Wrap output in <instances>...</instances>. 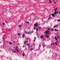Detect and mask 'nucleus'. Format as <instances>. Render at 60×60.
<instances>
[{
	"instance_id": "nucleus-1",
	"label": "nucleus",
	"mask_w": 60,
	"mask_h": 60,
	"mask_svg": "<svg viewBox=\"0 0 60 60\" xmlns=\"http://www.w3.org/2000/svg\"><path fill=\"white\" fill-rule=\"evenodd\" d=\"M45 33H46V34H50L49 31L48 30H46L45 32Z\"/></svg>"
},
{
	"instance_id": "nucleus-2",
	"label": "nucleus",
	"mask_w": 60,
	"mask_h": 60,
	"mask_svg": "<svg viewBox=\"0 0 60 60\" xmlns=\"http://www.w3.org/2000/svg\"><path fill=\"white\" fill-rule=\"evenodd\" d=\"M38 25L37 24L35 23L34 24V26H36L37 27H38Z\"/></svg>"
},
{
	"instance_id": "nucleus-3",
	"label": "nucleus",
	"mask_w": 60,
	"mask_h": 60,
	"mask_svg": "<svg viewBox=\"0 0 60 60\" xmlns=\"http://www.w3.org/2000/svg\"><path fill=\"white\" fill-rule=\"evenodd\" d=\"M45 36V37H47V38H49V36L47 35H46Z\"/></svg>"
},
{
	"instance_id": "nucleus-4",
	"label": "nucleus",
	"mask_w": 60,
	"mask_h": 60,
	"mask_svg": "<svg viewBox=\"0 0 60 60\" xmlns=\"http://www.w3.org/2000/svg\"><path fill=\"white\" fill-rule=\"evenodd\" d=\"M51 15H52V17H55V15L54 14H51Z\"/></svg>"
},
{
	"instance_id": "nucleus-5",
	"label": "nucleus",
	"mask_w": 60,
	"mask_h": 60,
	"mask_svg": "<svg viewBox=\"0 0 60 60\" xmlns=\"http://www.w3.org/2000/svg\"><path fill=\"white\" fill-rule=\"evenodd\" d=\"M44 36H42L40 37V38H42V39H44Z\"/></svg>"
},
{
	"instance_id": "nucleus-6",
	"label": "nucleus",
	"mask_w": 60,
	"mask_h": 60,
	"mask_svg": "<svg viewBox=\"0 0 60 60\" xmlns=\"http://www.w3.org/2000/svg\"><path fill=\"white\" fill-rule=\"evenodd\" d=\"M25 33L26 34H30V32H29L28 33H27V32H26V31H25Z\"/></svg>"
},
{
	"instance_id": "nucleus-7",
	"label": "nucleus",
	"mask_w": 60,
	"mask_h": 60,
	"mask_svg": "<svg viewBox=\"0 0 60 60\" xmlns=\"http://www.w3.org/2000/svg\"><path fill=\"white\" fill-rule=\"evenodd\" d=\"M54 15H57V13H56V11H55L54 12Z\"/></svg>"
},
{
	"instance_id": "nucleus-8",
	"label": "nucleus",
	"mask_w": 60,
	"mask_h": 60,
	"mask_svg": "<svg viewBox=\"0 0 60 60\" xmlns=\"http://www.w3.org/2000/svg\"><path fill=\"white\" fill-rule=\"evenodd\" d=\"M58 26L57 25H55L53 26V27L54 28H55V27H57Z\"/></svg>"
},
{
	"instance_id": "nucleus-9",
	"label": "nucleus",
	"mask_w": 60,
	"mask_h": 60,
	"mask_svg": "<svg viewBox=\"0 0 60 60\" xmlns=\"http://www.w3.org/2000/svg\"><path fill=\"white\" fill-rule=\"evenodd\" d=\"M57 10V8H56L54 9L55 11H56Z\"/></svg>"
},
{
	"instance_id": "nucleus-10",
	"label": "nucleus",
	"mask_w": 60,
	"mask_h": 60,
	"mask_svg": "<svg viewBox=\"0 0 60 60\" xmlns=\"http://www.w3.org/2000/svg\"><path fill=\"white\" fill-rule=\"evenodd\" d=\"M54 38L55 39V40H56V41L57 40V38H56V36Z\"/></svg>"
},
{
	"instance_id": "nucleus-11",
	"label": "nucleus",
	"mask_w": 60,
	"mask_h": 60,
	"mask_svg": "<svg viewBox=\"0 0 60 60\" xmlns=\"http://www.w3.org/2000/svg\"><path fill=\"white\" fill-rule=\"evenodd\" d=\"M25 37V34H23L22 35V38H24Z\"/></svg>"
},
{
	"instance_id": "nucleus-12",
	"label": "nucleus",
	"mask_w": 60,
	"mask_h": 60,
	"mask_svg": "<svg viewBox=\"0 0 60 60\" xmlns=\"http://www.w3.org/2000/svg\"><path fill=\"white\" fill-rule=\"evenodd\" d=\"M27 42V41H26L25 42H24V43L25 44H26V42Z\"/></svg>"
},
{
	"instance_id": "nucleus-13",
	"label": "nucleus",
	"mask_w": 60,
	"mask_h": 60,
	"mask_svg": "<svg viewBox=\"0 0 60 60\" xmlns=\"http://www.w3.org/2000/svg\"><path fill=\"white\" fill-rule=\"evenodd\" d=\"M52 18H51V17H49V18H48V20H49V19H51Z\"/></svg>"
},
{
	"instance_id": "nucleus-14",
	"label": "nucleus",
	"mask_w": 60,
	"mask_h": 60,
	"mask_svg": "<svg viewBox=\"0 0 60 60\" xmlns=\"http://www.w3.org/2000/svg\"><path fill=\"white\" fill-rule=\"evenodd\" d=\"M25 22L26 23H27V24H29V23L28 22L26 21Z\"/></svg>"
},
{
	"instance_id": "nucleus-15",
	"label": "nucleus",
	"mask_w": 60,
	"mask_h": 60,
	"mask_svg": "<svg viewBox=\"0 0 60 60\" xmlns=\"http://www.w3.org/2000/svg\"><path fill=\"white\" fill-rule=\"evenodd\" d=\"M12 53H15V52H16V51H12Z\"/></svg>"
},
{
	"instance_id": "nucleus-16",
	"label": "nucleus",
	"mask_w": 60,
	"mask_h": 60,
	"mask_svg": "<svg viewBox=\"0 0 60 60\" xmlns=\"http://www.w3.org/2000/svg\"><path fill=\"white\" fill-rule=\"evenodd\" d=\"M21 25H20L19 26V27H21Z\"/></svg>"
},
{
	"instance_id": "nucleus-17",
	"label": "nucleus",
	"mask_w": 60,
	"mask_h": 60,
	"mask_svg": "<svg viewBox=\"0 0 60 60\" xmlns=\"http://www.w3.org/2000/svg\"><path fill=\"white\" fill-rule=\"evenodd\" d=\"M54 30L55 31H58V30H57V29H54Z\"/></svg>"
},
{
	"instance_id": "nucleus-18",
	"label": "nucleus",
	"mask_w": 60,
	"mask_h": 60,
	"mask_svg": "<svg viewBox=\"0 0 60 60\" xmlns=\"http://www.w3.org/2000/svg\"><path fill=\"white\" fill-rule=\"evenodd\" d=\"M9 44L10 45H11V44H12V43L11 42H10L9 43Z\"/></svg>"
},
{
	"instance_id": "nucleus-19",
	"label": "nucleus",
	"mask_w": 60,
	"mask_h": 60,
	"mask_svg": "<svg viewBox=\"0 0 60 60\" xmlns=\"http://www.w3.org/2000/svg\"><path fill=\"white\" fill-rule=\"evenodd\" d=\"M16 50L18 52H19V50H18V49H16Z\"/></svg>"
},
{
	"instance_id": "nucleus-20",
	"label": "nucleus",
	"mask_w": 60,
	"mask_h": 60,
	"mask_svg": "<svg viewBox=\"0 0 60 60\" xmlns=\"http://www.w3.org/2000/svg\"><path fill=\"white\" fill-rule=\"evenodd\" d=\"M51 3V1L50 0H49V3Z\"/></svg>"
},
{
	"instance_id": "nucleus-21",
	"label": "nucleus",
	"mask_w": 60,
	"mask_h": 60,
	"mask_svg": "<svg viewBox=\"0 0 60 60\" xmlns=\"http://www.w3.org/2000/svg\"><path fill=\"white\" fill-rule=\"evenodd\" d=\"M38 30H40L41 28H40V27H39L38 28Z\"/></svg>"
},
{
	"instance_id": "nucleus-22",
	"label": "nucleus",
	"mask_w": 60,
	"mask_h": 60,
	"mask_svg": "<svg viewBox=\"0 0 60 60\" xmlns=\"http://www.w3.org/2000/svg\"><path fill=\"white\" fill-rule=\"evenodd\" d=\"M51 31H54V30H53V29H52L51 30Z\"/></svg>"
},
{
	"instance_id": "nucleus-23",
	"label": "nucleus",
	"mask_w": 60,
	"mask_h": 60,
	"mask_svg": "<svg viewBox=\"0 0 60 60\" xmlns=\"http://www.w3.org/2000/svg\"><path fill=\"white\" fill-rule=\"evenodd\" d=\"M42 45V46H43L44 47H45V45Z\"/></svg>"
},
{
	"instance_id": "nucleus-24",
	"label": "nucleus",
	"mask_w": 60,
	"mask_h": 60,
	"mask_svg": "<svg viewBox=\"0 0 60 60\" xmlns=\"http://www.w3.org/2000/svg\"><path fill=\"white\" fill-rule=\"evenodd\" d=\"M3 46H4V45H5V43H4V42H3Z\"/></svg>"
},
{
	"instance_id": "nucleus-25",
	"label": "nucleus",
	"mask_w": 60,
	"mask_h": 60,
	"mask_svg": "<svg viewBox=\"0 0 60 60\" xmlns=\"http://www.w3.org/2000/svg\"><path fill=\"white\" fill-rule=\"evenodd\" d=\"M57 21L59 22H60V20H58Z\"/></svg>"
},
{
	"instance_id": "nucleus-26",
	"label": "nucleus",
	"mask_w": 60,
	"mask_h": 60,
	"mask_svg": "<svg viewBox=\"0 0 60 60\" xmlns=\"http://www.w3.org/2000/svg\"><path fill=\"white\" fill-rule=\"evenodd\" d=\"M34 30H35V29H36V28H35V27H34Z\"/></svg>"
},
{
	"instance_id": "nucleus-27",
	"label": "nucleus",
	"mask_w": 60,
	"mask_h": 60,
	"mask_svg": "<svg viewBox=\"0 0 60 60\" xmlns=\"http://www.w3.org/2000/svg\"><path fill=\"white\" fill-rule=\"evenodd\" d=\"M18 35H20V33H18Z\"/></svg>"
},
{
	"instance_id": "nucleus-28",
	"label": "nucleus",
	"mask_w": 60,
	"mask_h": 60,
	"mask_svg": "<svg viewBox=\"0 0 60 60\" xmlns=\"http://www.w3.org/2000/svg\"><path fill=\"white\" fill-rule=\"evenodd\" d=\"M33 50V48H32L30 50Z\"/></svg>"
},
{
	"instance_id": "nucleus-29",
	"label": "nucleus",
	"mask_w": 60,
	"mask_h": 60,
	"mask_svg": "<svg viewBox=\"0 0 60 60\" xmlns=\"http://www.w3.org/2000/svg\"><path fill=\"white\" fill-rule=\"evenodd\" d=\"M38 28H37L36 30V31H38Z\"/></svg>"
},
{
	"instance_id": "nucleus-30",
	"label": "nucleus",
	"mask_w": 60,
	"mask_h": 60,
	"mask_svg": "<svg viewBox=\"0 0 60 60\" xmlns=\"http://www.w3.org/2000/svg\"><path fill=\"white\" fill-rule=\"evenodd\" d=\"M56 13H57V14H59V13H58V11H57Z\"/></svg>"
},
{
	"instance_id": "nucleus-31",
	"label": "nucleus",
	"mask_w": 60,
	"mask_h": 60,
	"mask_svg": "<svg viewBox=\"0 0 60 60\" xmlns=\"http://www.w3.org/2000/svg\"><path fill=\"white\" fill-rule=\"evenodd\" d=\"M36 37H34V39H35V40H36Z\"/></svg>"
},
{
	"instance_id": "nucleus-32",
	"label": "nucleus",
	"mask_w": 60,
	"mask_h": 60,
	"mask_svg": "<svg viewBox=\"0 0 60 60\" xmlns=\"http://www.w3.org/2000/svg\"><path fill=\"white\" fill-rule=\"evenodd\" d=\"M27 46H29V45H30V44H27Z\"/></svg>"
},
{
	"instance_id": "nucleus-33",
	"label": "nucleus",
	"mask_w": 60,
	"mask_h": 60,
	"mask_svg": "<svg viewBox=\"0 0 60 60\" xmlns=\"http://www.w3.org/2000/svg\"><path fill=\"white\" fill-rule=\"evenodd\" d=\"M22 56H25V55L24 54H23L22 55Z\"/></svg>"
},
{
	"instance_id": "nucleus-34",
	"label": "nucleus",
	"mask_w": 60,
	"mask_h": 60,
	"mask_svg": "<svg viewBox=\"0 0 60 60\" xmlns=\"http://www.w3.org/2000/svg\"><path fill=\"white\" fill-rule=\"evenodd\" d=\"M51 15H49V17H51Z\"/></svg>"
},
{
	"instance_id": "nucleus-35",
	"label": "nucleus",
	"mask_w": 60,
	"mask_h": 60,
	"mask_svg": "<svg viewBox=\"0 0 60 60\" xmlns=\"http://www.w3.org/2000/svg\"><path fill=\"white\" fill-rule=\"evenodd\" d=\"M48 30H50V29H49V28H48Z\"/></svg>"
},
{
	"instance_id": "nucleus-36",
	"label": "nucleus",
	"mask_w": 60,
	"mask_h": 60,
	"mask_svg": "<svg viewBox=\"0 0 60 60\" xmlns=\"http://www.w3.org/2000/svg\"><path fill=\"white\" fill-rule=\"evenodd\" d=\"M55 44H56V45H57V43H56V42L55 43Z\"/></svg>"
},
{
	"instance_id": "nucleus-37",
	"label": "nucleus",
	"mask_w": 60,
	"mask_h": 60,
	"mask_svg": "<svg viewBox=\"0 0 60 60\" xmlns=\"http://www.w3.org/2000/svg\"><path fill=\"white\" fill-rule=\"evenodd\" d=\"M33 45H30L29 46V47H32Z\"/></svg>"
},
{
	"instance_id": "nucleus-38",
	"label": "nucleus",
	"mask_w": 60,
	"mask_h": 60,
	"mask_svg": "<svg viewBox=\"0 0 60 60\" xmlns=\"http://www.w3.org/2000/svg\"><path fill=\"white\" fill-rule=\"evenodd\" d=\"M3 25L4 26V25H5V23H3Z\"/></svg>"
},
{
	"instance_id": "nucleus-39",
	"label": "nucleus",
	"mask_w": 60,
	"mask_h": 60,
	"mask_svg": "<svg viewBox=\"0 0 60 60\" xmlns=\"http://www.w3.org/2000/svg\"><path fill=\"white\" fill-rule=\"evenodd\" d=\"M34 42L35 41V39H34Z\"/></svg>"
},
{
	"instance_id": "nucleus-40",
	"label": "nucleus",
	"mask_w": 60,
	"mask_h": 60,
	"mask_svg": "<svg viewBox=\"0 0 60 60\" xmlns=\"http://www.w3.org/2000/svg\"><path fill=\"white\" fill-rule=\"evenodd\" d=\"M25 47V45H23V48H24Z\"/></svg>"
},
{
	"instance_id": "nucleus-41",
	"label": "nucleus",
	"mask_w": 60,
	"mask_h": 60,
	"mask_svg": "<svg viewBox=\"0 0 60 60\" xmlns=\"http://www.w3.org/2000/svg\"><path fill=\"white\" fill-rule=\"evenodd\" d=\"M58 38H60V37H59V36H58Z\"/></svg>"
},
{
	"instance_id": "nucleus-42",
	"label": "nucleus",
	"mask_w": 60,
	"mask_h": 60,
	"mask_svg": "<svg viewBox=\"0 0 60 60\" xmlns=\"http://www.w3.org/2000/svg\"><path fill=\"white\" fill-rule=\"evenodd\" d=\"M52 44L54 45H55V44L53 43H52Z\"/></svg>"
},
{
	"instance_id": "nucleus-43",
	"label": "nucleus",
	"mask_w": 60,
	"mask_h": 60,
	"mask_svg": "<svg viewBox=\"0 0 60 60\" xmlns=\"http://www.w3.org/2000/svg\"><path fill=\"white\" fill-rule=\"evenodd\" d=\"M31 33H34V31H32V32H31Z\"/></svg>"
},
{
	"instance_id": "nucleus-44",
	"label": "nucleus",
	"mask_w": 60,
	"mask_h": 60,
	"mask_svg": "<svg viewBox=\"0 0 60 60\" xmlns=\"http://www.w3.org/2000/svg\"><path fill=\"white\" fill-rule=\"evenodd\" d=\"M11 50H13V49H11Z\"/></svg>"
},
{
	"instance_id": "nucleus-45",
	"label": "nucleus",
	"mask_w": 60,
	"mask_h": 60,
	"mask_svg": "<svg viewBox=\"0 0 60 60\" xmlns=\"http://www.w3.org/2000/svg\"><path fill=\"white\" fill-rule=\"evenodd\" d=\"M55 1H54V0H53V2H55Z\"/></svg>"
},
{
	"instance_id": "nucleus-46",
	"label": "nucleus",
	"mask_w": 60,
	"mask_h": 60,
	"mask_svg": "<svg viewBox=\"0 0 60 60\" xmlns=\"http://www.w3.org/2000/svg\"><path fill=\"white\" fill-rule=\"evenodd\" d=\"M54 2V4H56V2H55V1Z\"/></svg>"
},
{
	"instance_id": "nucleus-47",
	"label": "nucleus",
	"mask_w": 60,
	"mask_h": 60,
	"mask_svg": "<svg viewBox=\"0 0 60 60\" xmlns=\"http://www.w3.org/2000/svg\"><path fill=\"white\" fill-rule=\"evenodd\" d=\"M57 37H58V35H57Z\"/></svg>"
},
{
	"instance_id": "nucleus-48",
	"label": "nucleus",
	"mask_w": 60,
	"mask_h": 60,
	"mask_svg": "<svg viewBox=\"0 0 60 60\" xmlns=\"http://www.w3.org/2000/svg\"><path fill=\"white\" fill-rule=\"evenodd\" d=\"M51 45H52V44H51Z\"/></svg>"
},
{
	"instance_id": "nucleus-49",
	"label": "nucleus",
	"mask_w": 60,
	"mask_h": 60,
	"mask_svg": "<svg viewBox=\"0 0 60 60\" xmlns=\"http://www.w3.org/2000/svg\"><path fill=\"white\" fill-rule=\"evenodd\" d=\"M44 40H45V39H44Z\"/></svg>"
},
{
	"instance_id": "nucleus-50",
	"label": "nucleus",
	"mask_w": 60,
	"mask_h": 60,
	"mask_svg": "<svg viewBox=\"0 0 60 60\" xmlns=\"http://www.w3.org/2000/svg\"><path fill=\"white\" fill-rule=\"evenodd\" d=\"M0 43H2V42H0Z\"/></svg>"
},
{
	"instance_id": "nucleus-51",
	"label": "nucleus",
	"mask_w": 60,
	"mask_h": 60,
	"mask_svg": "<svg viewBox=\"0 0 60 60\" xmlns=\"http://www.w3.org/2000/svg\"><path fill=\"white\" fill-rule=\"evenodd\" d=\"M14 48V49H15V47H14V48Z\"/></svg>"
},
{
	"instance_id": "nucleus-52",
	"label": "nucleus",
	"mask_w": 60,
	"mask_h": 60,
	"mask_svg": "<svg viewBox=\"0 0 60 60\" xmlns=\"http://www.w3.org/2000/svg\"><path fill=\"white\" fill-rule=\"evenodd\" d=\"M16 48H18V46H16Z\"/></svg>"
},
{
	"instance_id": "nucleus-53",
	"label": "nucleus",
	"mask_w": 60,
	"mask_h": 60,
	"mask_svg": "<svg viewBox=\"0 0 60 60\" xmlns=\"http://www.w3.org/2000/svg\"><path fill=\"white\" fill-rule=\"evenodd\" d=\"M29 32H31V31H30Z\"/></svg>"
},
{
	"instance_id": "nucleus-54",
	"label": "nucleus",
	"mask_w": 60,
	"mask_h": 60,
	"mask_svg": "<svg viewBox=\"0 0 60 60\" xmlns=\"http://www.w3.org/2000/svg\"><path fill=\"white\" fill-rule=\"evenodd\" d=\"M0 40H1V39H0Z\"/></svg>"
}]
</instances>
